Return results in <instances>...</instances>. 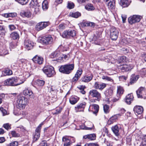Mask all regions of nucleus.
Returning <instances> with one entry per match:
<instances>
[{
	"mask_svg": "<svg viewBox=\"0 0 146 146\" xmlns=\"http://www.w3.org/2000/svg\"><path fill=\"white\" fill-rule=\"evenodd\" d=\"M49 24L48 22H40L37 23L36 26V29L37 31L42 30L48 26Z\"/></svg>",
	"mask_w": 146,
	"mask_h": 146,
	"instance_id": "11",
	"label": "nucleus"
},
{
	"mask_svg": "<svg viewBox=\"0 0 146 146\" xmlns=\"http://www.w3.org/2000/svg\"><path fill=\"white\" fill-rule=\"evenodd\" d=\"M36 84L38 86H42L45 84V81L42 80H37L35 82Z\"/></svg>",
	"mask_w": 146,
	"mask_h": 146,
	"instance_id": "40",
	"label": "nucleus"
},
{
	"mask_svg": "<svg viewBox=\"0 0 146 146\" xmlns=\"http://www.w3.org/2000/svg\"><path fill=\"white\" fill-rule=\"evenodd\" d=\"M133 96L132 94H128L125 97V102L128 104H130L133 101Z\"/></svg>",
	"mask_w": 146,
	"mask_h": 146,
	"instance_id": "22",
	"label": "nucleus"
},
{
	"mask_svg": "<svg viewBox=\"0 0 146 146\" xmlns=\"http://www.w3.org/2000/svg\"><path fill=\"white\" fill-rule=\"evenodd\" d=\"M133 110L135 113L138 115L141 114L143 112V108L141 106H136L134 107Z\"/></svg>",
	"mask_w": 146,
	"mask_h": 146,
	"instance_id": "19",
	"label": "nucleus"
},
{
	"mask_svg": "<svg viewBox=\"0 0 146 146\" xmlns=\"http://www.w3.org/2000/svg\"><path fill=\"white\" fill-rule=\"evenodd\" d=\"M126 57L125 56H121L120 57L119 59L117 62V63L118 64L122 65L124 64V63L126 62Z\"/></svg>",
	"mask_w": 146,
	"mask_h": 146,
	"instance_id": "38",
	"label": "nucleus"
},
{
	"mask_svg": "<svg viewBox=\"0 0 146 146\" xmlns=\"http://www.w3.org/2000/svg\"><path fill=\"white\" fill-rule=\"evenodd\" d=\"M70 140L66 136H64L62 138V141L64 143L66 142L67 141Z\"/></svg>",
	"mask_w": 146,
	"mask_h": 146,
	"instance_id": "57",
	"label": "nucleus"
},
{
	"mask_svg": "<svg viewBox=\"0 0 146 146\" xmlns=\"http://www.w3.org/2000/svg\"><path fill=\"white\" fill-rule=\"evenodd\" d=\"M59 55L60 52L58 51H56L51 54L50 57L52 58H54L53 60H56L58 59Z\"/></svg>",
	"mask_w": 146,
	"mask_h": 146,
	"instance_id": "31",
	"label": "nucleus"
},
{
	"mask_svg": "<svg viewBox=\"0 0 146 146\" xmlns=\"http://www.w3.org/2000/svg\"><path fill=\"white\" fill-rule=\"evenodd\" d=\"M118 66L119 67V68L123 72L128 71L133 68L132 66L124 64L120 65H118Z\"/></svg>",
	"mask_w": 146,
	"mask_h": 146,
	"instance_id": "14",
	"label": "nucleus"
},
{
	"mask_svg": "<svg viewBox=\"0 0 146 146\" xmlns=\"http://www.w3.org/2000/svg\"><path fill=\"white\" fill-rule=\"evenodd\" d=\"M23 93L24 95L26 96H28L30 98H33L34 97V95L33 92L31 90L28 89L24 90Z\"/></svg>",
	"mask_w": 146,
	"mask_h": 146,
	"instance_id": "21",
	"label": "nucleus"
},
{
	"mask_svg": "<svg viewBox=\"0 0 146 146\" xmlns=\"http://www.w3.org/2000/svg\"><path fill=\"white\" fill-rule=\"evenodd\" d=\"M79 100V98L76 96H72L69 99L70 103L72 105L76 104Z\"/></svg>",
	"mask_w": 146,
	"mask_h": 146,
	"instance_id": "26",
	"label": "nucleus"
},
{
	"mask_svg": "<svg viewBox=\"0 0 146 146\" xmlns=\"http://www.w3.org/2000/svg\"><path fill=\"white\" fill-rule=\"evenodd\" d=\"M0 110L1 111L3 116L7 114V111L5 110L3 108H1Z\"/></svg>",
	"mask_w": 146,
	"mask_h": 146,
	"instance_id": "56",
	"label": "nucleus"
},
{
	"mask_svg": "<svg viewBox=\"0 0 146 146\" xmlns=\"http://www.w3.org/2000/svg\"><path fill=\"white\" fill-rule=\"evenodd\" d=\"M139 78V75H135V74H132L131 76L129 84H132L135 83Z\"/></svg>",
	"mask_w": 146,
	"mask_h": 146,
	"instance_id": "27",
	"label": "nucleus"
},
{
	"mask_svg": "<svg viewBox=\"0 0 146 146\" xmlns=\"http://www.w3.org/2000/svg\"><path fill=\"white\" fill-rule=\"evenodd\" d=\"M9 27L11 31L13 30L16 28L15 26L13 25H9Z\"/></svg>",
	"mask_w": 146,
	"mask_h": 146,
	"instance_id": "59",
	"label": "nucleus"
},
{
	"mask_svg": "<svg viewBox=\"0 0 146 146\" xmlns=\"http://www.w3.org/2000/svg\"><path fill=\"white\" fill-rule=\"evenodd\" d=\"M102 79L104 80H106L108 81H111L113 80L111 78L107 76H103Z\"/></svg>",
	"mask_w": 146,
	"mask_h": 146,
	"instance_id": "55",
	"label": "nucleus"
},
{
	"mask_svg": "<svg viewBox=\"0 0 146 146\" xmlns=\"http://www.w3.org/2000/svg\"><path fill=\"white\" fill-rule=\"evenodd\" d=\"M70 140L67 141L64 144V146H70Z\"/></svg>",
	"mask_w": 146,
	"mask_h": 146,
	"instance_id": "62",
	"label": "nucleus"
},
{
	"mask_svg": "<svg viewBox=\"0 0 146 146\" xmlns=\"http://www.w3.org/2000/svg\"><path fill=\"white\" fill-rule=\"evenodd\" d=\"M124 89L121 86L117 87V98H115L113 100V102H115L119 100L120 97L123 94L124 92Z\"/></svg>",
	"mask_w": 146,
	"mask_h": 146,
	"instance_id": "13",
	"label": "nucleus"
},
{
	"mask_svg": "<svg viewBox=\"0 0 146 146\" xmlns=\"http://www.w3.org/2000/svg\"><path fill=\"white\" fill-rule=\"evenodd\" d=\"M38 146H49V144H48L46 141H42Z\"/></svg>",
	"mask_w": 146,
	"mask_h": 146,
	"instance_id": "49",
	"label": "nucleus"
},
{
	"mask_svg": "<svg viewBox=\"0 0 146 146\" xmlns=\"http://www.w3.org/2000/svg\"><path fill=\"white\" fill-rule=\"evenodd\" d=\"M2 50H3V52H2V56H4L9 54L6 48H2Z\"/></svg>",
	"mask_w": 146,
	"mask_h": 146,
	"instance_id": "50",
	"label": "nucleus"
},
{
	"mask_svg": "<svg viewBox=\"0 0 146 146\" xmlns=\"http://www.w3.org/2000/svg\"><path fill=\"white\" fill-rule=\"evenodd\" d=\"M74 68V64H68L62 65L59 68V71L63 74H69L73 70Z\"/></svg>",
	"mask_w": 146,
	"mask_h": 146,
	"instance_id": "3",
	"label": "nucleus"
},
{
	"mask_svg": "<svg viewBox=\"0 0 146 146\" xmlns=\"http://www.w3.org/2000/svg\"><path fill=\"white\" fill-rule=\"evenodd\" d=\"M107 4L108 7L111 10L114 8L115 3L113 0H111Z\"/></svg>",
	"mask_w": 146,
	"mask_h": 146,
	"instance_id": "37",
	"label": "nucleus"
},
{
	"mask_svg": "<svg viewBox=\"0 0 146 146\" xmlns=\"http://www.w3.org/2000/svg\"><path fill=\"white\" fill-rule=\"evenodd\" d=\"M106 86V84L104 83H100L98 82H96L94 85V88L96 89L102 90Z\"/></svg>",
	"mask_w": 146,
	"mask_h": 146,
	"instance_id": "16",
	"label": "nucleus"
},
{
	"mask_svg": "<svg viewBox=\"0 0 146 146\" xmlns=\"http://www.w3.org/2000/svg\"><path fill=\"white\" fill-rule=\"evenodd\" d=\"M120 128V127H119L117 125H115L111 127L113 132L116 136H118L119 135V131Z\"/></svg>",
	"mask_w": 146,
	"mask_h": 146,
	"instance_id": "24",
	"label": "nucleus"
},
{
	"mask_svg": "<svg viewBox=\"0 0 146 146\" xmlns=\"http://www.w3.org/2000/svg\"><path fill=\"white\" fill-rule=\"evenodd\" d=\"M21 15L23 17L30 18L31 17L32 14L30 11L27 10L21 13Z\"/></svg>",
	"mask_w": 146,
	"mask_h": 146,
	"instance_id": "29",
	"label": "nucleus"
},
{
	"mask_svg": "<svg viewBox=\"0 0 146 146\" xmlns=\"http://www.w3.org/2000/svg\"><path fill=\"white\" fill-rule=\"evenodd\" d=\"M33 61L35 63H37L39 64L43 63V58L38 56V55L35 56L32 59Z\"/></svg>",
	"mask_w": 146,
	"mask_h": 146,
	"instance_id": "18",
	"label": "nucleus"
},
{
	"mask_svg": "<svg viewBox=\"0 0 146 146\" xmlns=\"http://www.w3.org/2000/svg\"><path fill=\"white\" fill-rule=\"evenodd\" d=\"M2 74L4 76L10 75L12 74V71L9 68H5L4 70L3 71Z\"/></svg>",
	"mask_w": 146,
	"mask_h": 146,
	"instance_id": "36",
	"label": "nucleus"
},
{
	"mask_svg": "<svg viewBox=\"0 0 146 146\" xmlns=\"http://www.w3.org/2000/svg\"><path fill=\"white\" fill-rule=\"evenodd\" d=\"M86 104V103L84 102L78 104L76 107H75L76 111V112L83 111Z\"/></svg>",
	"mask_w": 146,
	"mask_h": 146,
	"instance_id": "17",
	"label": "nucleus"
},
{
	"mask_svg": "<svg viewBox=\"0 0 146 146\" xmlns=\"http://www.w3.org/2000/svg\"><path fill=\"white\" fill-rule=\"evenodd\" d=\"M77 88L79 90H80L81 91L82 90H84V89L86 88V87L85 86L80 85Z\"/></svg>",
	"mask_w": 146,
	"mask_h": 146,
	"instance_id": "60",
	"label": "nucleus"
},
{
	"mask_svg": "<svg viewBox=\"0 0 146 146\" xmlns=\"http://www.w3.org/2000/svg\"><path fill=\"white\" fill-rule=\"evenodd\" d=\"M29 5L31 8L35 9V12L36 14L39 12L40 5L37 0H31Z\"/></svg>",
	"mask_w": 146,
	"mask_h": 146,
	"instance_id": "9",
	"label": "nucleus"
},
{
	"mask_svg": "<svg viewBox=\"0 0 146 146\" xmlns=\"http://www.w3.org/2000/svg\"><path fill=\"white\" fill-rule=\"evenodd\" d=\"M11 134L13 137H18L19 136V135L16 133V131H12L11 132Z\"/></svg>",
	"mask_w": 146,
	"mask_h": 146,
	"instance_id": "53",
	"label": "nucleus"
},
{
	"mask_svg": "<svg viewBox=\"0 0 146 146\" xmlns=\"http://www.w3.org/2000/svg\"><path fill=\"white\" fill-rule=\"evenodd\" d=\"M18 143L17 141H14L12 142L10 144L9 146H17Z\"/></svg>",
	"mask_w": 146,
	"mask_h": 146,
	"instance_id": "54",
	"label": "nucleus"
},
{
	"mask_svg": "<svg viewBox=\"0 0 146 146\" xmlns=\"http://www.w3.org/2000/svg\"><path fill=\"white\" fill-rule=\"evenodd\" d=\"M84 146H99L98 145L97 143H86Z\"/></svg>",
	"mask_w": 146,
	"mask_h": 146,
	"instance_id": "51",
	"label": "nucleus"
},
{
	"mask_svg": "<svg viewBox=\"0 0 146 146\" xmlns=\"http://www.w3.org/2000/svg\"><path fill=\"white\" fill-rule=\"evenodd\" d=\"M141 19V17L139 15H133L128 18L129 23L132 24L136 22H139Z\"/></svg>",
	"mask_w": 146,
	"mask_h": 146,
	"instance_id": "12",
	"label": "nucleus"
},
{
	"mask_svg": "<svg viewBox=\"0 0 146 146\" xmlns=\"http://www.w3.org/2000/svg\"><path fill=\"white\" fill-rule=\"evenodd\" d=\"M24 45L26 48L28 50H30L33 46L34 43L29 40H25L24 42Z\"/></svg>",
	"mask_w": 146,
	"mask_h": 146,
	"instance_id": "20",
	"label": "nucleus"
},
{
	"mask_svg": "<svg viewBox=\"0 0 146 146\" xmlns=\"http://www.w3.org/2000/svg\"><path fill=\"white\" fill-rule=\"evenodd\" d=\"M121 115L119 114L115 115L112 116L109 119L108 121L109 122H110V123H113L115 122L117 119L118 117Z\"/></svg>",
	"mask_w": 146,
	"mask_h": 146,
	"instance_id": "32",
	"label": "nucleus"
},
{
	"mask_svg": "<svg viewBox=\"0 0 146 146\" xmlns=\"http://www.w3.org/2000/svg\"><path fill=\"white\" fill-rule=\"evenodd\" d=\"M130 3V2L127 0H120V5L123 7H127Z\"/></svg>",
	"mask_w": 146,
	"mask_h": 146,
	"instance_id": "30",
	"label": "nucleus"
},
{
	"mask_svg": "<svg viewBox=\"0 0 146 146\" xmlns=\"http://www.w3.org/2000/svg\"><path fill=\"white\" fill-rule=\"evenodd\" d=\"M89 123L91 125V127H88L86 126L84 124L80 125V129L86 130H91L93 129L94 125L91 122H89Z\"/></svg>",
	"mask_w": 146,
	"mask_h": 146,
	"instance_id": "33",
	"label": "nucleus"
},
{
	"mask_svg": "<svg viewBox=\"0 0 146 146\" xmlns=\"http://www.w3.org/2000/svg\"><path fill=\"white\" fill-rule=\"evenodd\" d=\"M6 31L5 28L0 25V35L1 36H3L5 35Z\"/></svg>",
	"mask_w": 146,
	"mask_h": 146,
	"instance_id": "44",
	"label": "nucleus"
},
{
	"mask_svg": "<svg viewBox=\"0 0 146 146\" xmlns=\"http://www.w3.org/2000/svg\"><path fill=\"white\" fill-rule=\"evenodd\" d=\"M44 72L48 77H50L55 74L54 68L51 66H48L44 67L42 69Z\"/></svg>",
	"mask_w": 146,
	"mask_h": 146,
	"instance_id": "6",
	"label": "nucleus"
},
{
	"mask_svg": "<svg viewBox=\"0 0 146 146\" xmlns=\"http://www.w3.org/2000/svg\"><path fill=\"white\" fill-rule=\"evenodd\" d=\"M29 103L28 99L25 96H19L17 97L16 106L20 109L25 108Z\"/></svg>",
	"mask_w": 146,
	"mask_h": 146,
	"instance_id": "2",
	"label": "nucleus"
},
{
	"mask_svg": "<svg viewBox=\"0 0 146 146\" xmlns=\"http://www.w3.org/2000/svg\"><path fill=\"white\" fill-rule=\"evenodd\" d=\"M141 145L143 146H146V139L143 140L142 141Z\"/></svg>",
	"mask_w": 146,
	"mask_h": 146,
	"instance_id": "64",
	"label": "nucleus"
},
{
	"mask_svg": "<svg viewBox=\"0 0 146 146\" xmlns=\"http://www.w3.org/2000/svg\"><path fill=\"white\" fill-rule=\"evenodd\" d=\"M89 96L96 100L99 101L102 97L101 94L96 89H92L89 92Z\"/></svg>",
	"mask_w": 146,
	"mask_h": 146,
	"instance_id": "5",
	"label": "nucleus"
},
{
	"mask_svg": "<svg viewBox=\"0 0 146 146\" xmlns=\"http://www.w3.org/2000/svg\"><path fill=\"white\" fill-rule=\"evenodd\" d=\"M104 110L105 113H108L110 112V107L109 106L105 104L103 106Z\"/></svg>",
	"mask_w": 146,
	"mask_h": 146,
	"instance_id": "45",
	"label": "nucleus"
},
{
	"mask_svg": "<svg viewBox=\"0 0 146 146\" xmlns=\"http://www.w3.org/2000/svg\"><path fill=\"white\" fill-rule=\"evenodd\" d=\"M70 15L72 17L75 18H77L81 15V14L79 12H76L74 13H72Z\"/></svg>",
	"mask_w": 146,
	"mask_h": 146,
	"instance_id": "46",
	"label": "nucleus"
},
{
	"mask_svg": "<svg viewBox=\"0 0 146 146\" xmlns=\"http://www.w3.org/2000/svg\"><path fill=\"white\" fill-rule=\"evenodd\" d=\"M16 46L15 42H12L10 43V46L11 48H14Z\"/></svg>",
	"mask_w": 146,
	"mask_h": 146,
	"instance_id": "58",
	"label": "nucleus"
},
{
	"mask_svg": "<svg viewBox=\"0 0 146 146\" xmlns=\"http://www.w3.org/2000/svg\"><path fill=\"white\" fill-rule=\"evenodd\" d=\"M113 93V90L110 89L106 90L104 92L106 96L109 97L112 95Z\"/></svg>",
	"mask_w": 146,
	"mask_h": 146,
	"instance_id": "39",
	"label": "nucleus"
},
{
	"mask_svg": "<svg viewBox=\"0 0 146 146\" xmlns=\"http://www.w3.org/2000/svg\"><path fill=\"white\" fill-rule=\"evenodd\" d=\"M96 136L95 134H91L85 135L83 136V138L88 139L90 140H94L96 139Z\"/></svg>",
	"mask_w": 146,
	"mask_h": 146,
	"instance_id": "23",
	"label": "nucleus"
},
{
	"mask_svg": "<svg viewBox=\"0 0 146 146\" xmlns=\"http://www.w3.org/2000/svg\"><path fill=\"white\" fill-rule=\"evenodd\" d=\"M3 127L7 130L11 128V125H9L8 123L4 124L3 125Z\"/></svg>",
	"mask_w": 146,
	"mask_h": 146,
	"instance_id": "52",
	"label": "nucleus"
},
{
	"mask_svg": "<svg viewBox=\"0 0 146 146\" xmlns=\"http://www.w3.org/2000/svg\"><path fill=\"white\" fill-rule=\"evenodd\" d=\"M87 25L94 27L95 26V24L93 22H90L87 23Z\"/></svg>",
	"mask_w": 146,
	"mask_h": 146,
	"instance_id": "61",
	"label": "nucleus"
},
{
	"mask_svg": "<svg viewBox=\"0 0 146 146\" xmlns=\"http://www.w3.org/2000/svg\"><path fill=\"white\" fill-rule=\"evenodd\" d=\"M43 125V122L41 123L36 128L35 130V134L34 135L33 141H36L40 137V133L41 127Z\"/></svg>",
	"mask_w": 146,
	"mask_h": 146,
	"instance_id": "10",
	"label": "nucleus"
},
{
	"mask_svg": "<svg viewBox=\"0 0 146 146\" xmlns=\"http://www.w3.org/2000/svg\"><path fill=\"white\" fill-rule=\"evenodd\" d=\"M82 73V70H78L75 74V76L72 78V82H76L77 81L80 77Z\"/></svg>",
	"mask_w": 146,
	"mask_h": 146,
	"instance_id": "25",
	"label": "nucleus"
},
{
	"mask_svg": "<svg viewBox=\"0 0 146 146\" xmlns=\"http://www.w3.org/2000/svg\"><path fill=\"white\" fill-rule=\"evenodd\" d=\"M85 8L89 11H92L95 8L93 5L91 4H88L85 6Z\"/></svg>",
	"mask_w": 146,
	"mask_h": 146,
	"instance_id": "41",
	"label": "nucleus"
},
{
	"mask_svg": "<svg viewBox=\"0 0 146 146\" xmlns=\"http://www.w3.org/2000/svg\"><path fill=\"white\" fill-rule=\"evenodd\" d=\"M93 76L92 74L86 75L83 77L82 78V80L83 82H88L90 81L92 79Z\"/></svg>",
	"mask_w": 146,
	"mask_h": 146,
	"instance_id": "28",
	"label": "nucleus"
},
{
	"mask_svg": "<svg viewBox=\"0 0 146 146\" xmlns=\"http://www.w3.org/2000/svg\"><path fill=\"white\" fill-rule=\"evenodd\" d=\"M53 38L51 35H46L43 37L41 39V42L43 44L48 45L52 43Z\"/></svg>",
	"mask_w": 146,
	"mask_h": 146,
	"instance_id": "8",
	"label": "nucleus"
},
{
	"mask_svg": "<svg viewBox=\"0 0 146 146\" xmlns=\"http://www.w3.org/2000/svg\"><path fill=\"white\" fill-rule=\"evenodd\" d=\"M119 31L117 29L114 27L111 28L110 30V37L112 40H115L118 37Z\"/></svg>",
	"mask_w": 146,
	"mask_h": 146,
	"instance_id": "7",
	"label": "nucleus"
},
{
	"mask_svg": "<svg viewBox=\"0 0 146 146\" xmlns=\"http://www.w3.org/2000/svg\"><path fill=\"white\" fill-rule=\"evenodd\" d=\"M145 89V88L141 87L136 91L138 98H144L145 95L143 94V93L144 92Z\"/></svg>",
	"mask_w": 146,
	"mask_h": 146,
	"instance_id": "15",
	"label": "nucleus"
},
{
	"mask_svg": "<svg viewBox=\"0 0 146 146\" xmlns=\"http://www.w3.org/2000/svg\"><path fill=\"white\" fill-rule=\"evenodd\" d=\"M16 1L20 4L24 5L26 4L27 3L29 0H16Z\"/></svg>",
	"mask_w": 146,
	"mask_h": 146,
	"instance_id": "48",
	"label": "nucleus"
},
{
	"mask_svg": "<svg viewBox=\"0 0 146 146\" xmlns=\"http://www.w3.org/2000/svg\"><path fill=\"white\" fill-rule=\"evenodd\" d=\"M67 27V26L66 24L64 23H61L58 26L57 30L58 32L62 31Z\"/></svg>",
	"mask_w": 146,
	"mask_h": 146,
	"instance_id": "34",
	"label": "nucleus"
},
{
	"mask_svg": "<svg viewBox=\"0 0 146 146\" xmlns=\"http://www.w3.org/2000/svg\"><path fill=\"white\" fill-rule=\"evenodd\" d=\"M11 36L12 38L14 40H15L19 38V36L18 34L16 32L12 33L11 35Z\"/></svg>",
	"mask_w": 146,
	"mask_h": 146,
	"instance_id": "43",
	"label": "nucleus"
},
{
	"mask_svg": "<svg viewBox=\"0 0 146 146\" xmlns=\"http://www.w3.org/2000/svg\"><path fill=\"white\" fill-rule=\"evenodd\" d=\"M24 82V80H21L17 77H13L5 80L4 84L5 86H15L19 85Z\"/></svg>",
	"mask_w": 146,
	"mask_h": 146,
	"instance_id": "1",
	"label": "nucleus"
},
{
	"mask_svg": "<svg viewBox=\"0 0 146 146\" xmlns=\"http://www.w3.org/2000/svg\"><path fill=\"white\" fill-rule=\"evenodd\" d=\"M93 113L94 114L96 115L98 112L99 109V106L97 104H94L92 106Z\"/></svg>",
	"mask_w": 146,
	"mask_h": 146,
	"instance_id": "35",
	"label": "nucleus"
},
{
	"mask_svg": "<svg viewBox=\"0 0 146 146\" xmlns=\"http://www.w3.org/2000/svg\"><path fill=\"white\" fill-rule=\"evenodd\" d=\"M74 4L71 2H68L67 7L68 8L71 9L74 8Z\"/></svg>",
	"mask_w": 146,
	"mask_h": 146,
	"instance_id": "47",
	"label": "nucleus"
},
{
	"mask_svg": "<svg viewBox=\"0 0 146 146\" xmlns=\"http://www.w3.org/2000/svg\"><path fill=\"white\" fill-rule=\"evenodd\" d=\"M42 7L43 10H46L48 8V3L47 1L44 0L42 4Z\"/></svg>",
	"mask_w": 146,
	"mask_h": 146,
	"instance_id": "42",
	"label": "nucleus"
},
{
	"mask_svg": "<svg viewBox=\"0 0 146 146\" xmlns=\"http://www.w3.org/2000/svg\"><path fill=\"white\" fill-rule=\"evenodd\" d=\"M76 34V31L75 30L69 29L64 31L60 35L63 38H70L74 37Z\"/></svg>",
	"mask_w": 146,
	"mask_h": 146,
	"instance_id": "4",
	"label": "nucleus"
},
{
	"mask_svg": "<svg viewBox=\"0 0 146 146\" xmlns=\"http://www.w3.org/2000/svg\"><path fill=\"white\" fill-rule=\"evenodd\" d=\"M121 17L122 19V21L123 23L125 22V21L127 18L126 16L124 15H121Z\"/></svg>",
	"mask_w": 146,
	"mask_h": 146,
	"instance_id": "63",
	"label": "nucleus"
}]
</instances>
